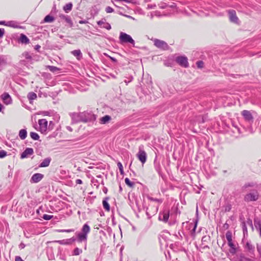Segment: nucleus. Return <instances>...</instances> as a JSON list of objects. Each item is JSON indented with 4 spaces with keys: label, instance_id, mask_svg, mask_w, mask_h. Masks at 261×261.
<instances>
[{
    "label": "nucleus",
    "instance_id": "6",
    "mask_svg": "<svg viewBox=\"0 0 261 261\" xmlns=\"http://www.w3.org/2000/svg\"><path fill=\"white\" fill-rule=\"evenodd\" d=\"M175 61L182 67L188 68L189 66L188 59L185 56H179L176 57Z\"/></svg>",
    "mask_w": 261,
    "mask_h": 261
},
{
    "label": "nucleus",
    "instance_id": "25",
    "mask_svg": "<svg viewBox=\"0 0 261 261\" xmlns=\"http://www.w3.org/2000/svg\"><path fill=\"white\" fill-rule=\"evenodd\" d=\"M71 54L79 60H81L83 57L82 53L80 49L74 50L71 51Z\"/></svg>",
    "mask_w": 261,
    "mask_h": 261
},
{
    "label": "nucleus",
    "instance_id": "59",
    "mask_svg": "<svg viewBox=\"0 0 261 261\" xmlns=\"http://www.w3.org/2000/svg\"><path fill=\"white\" fill-rule=\"evenodd\" d=\"M135 203L137 207L138 211L139 213H140L141 211L142 208H141V206L139 205L138 201L137 200L135 201Z\"/></svg>",
    "mask_w": 261,
    "mask_h": 261
},
{
    "label": "nucleus",
    "instance_id": "36",
    "mask_svg": "<svg viewBox=\"0 0 261 261\" xmlns=\"http://www.w3.org/2000/svg\"><path fill=\"white\" fill-rule=\"evenodd\" d=\"M47 68L52 72H56L57 71L60 70V69L54 66L48 65Z\"/></svg>",
    "mask_w": 261,
    "mask_h": 261
},
{
    "label": "nucleus",
    "instance_id": "23",
    "mask_svg": "<svg viewBox=\"0 0 261 261\" xmlns=\"http://www.w3.org/2000/svg\"><path fill=\"white\" fill-rule=\"evenodd\" d=\"M55 18L54 16L50 14L46 15L43 19V21L41 22V23H51L55 20Z\"/></svg>",
    "mask_w": 261,
    "mask_h": 261
},
{
    "label": "nucleus",
    "instance_id": "61",
    "mask_svg": "<svg viewBox=\"0 0 261 261\" xmlns=\"http://www.w3.org/2000/svg\"><path fill=\"white\" fill-rule=\"evenodd\" d=\"M57 12V10L56 8V5H54V7L52 8L50 13H51V14L56 13Z\"/></svg>",
    "mask_w": 261,
    "mask_h": 261
},
{
    "label": "nucleus",
    "instance_id": "38",
    "mask_svg": "<svg viewBox=\"0 0 261 261\" xmlns=\"http://www.w3.org/2000/svg\"><path fill=\"white\" fill-rule=\"evenodd\" d=\"M65 21L68 24L70 28L73 27V23L69 16L67 15V17L65 19Z\"/></svg>",
    "mask_w": 261,
    "mask_h": 261
},
{
    "label": "nucleus",
    "instance_id": "44",
    "mask_svg": "<svg viewBox=\"0 0 261 261\" xmlns=\"http://www.w3.org/2000/svg\"><path fill=\"white\" fill-rule=\"evenodd\" d=\"M196 64L198 68L201 69L204 67V62L201 61L199 60L196 62Z\"/></svg>",
    "mask_w": 261,
    "mask_h": 261
},
{
    "label": "nucleus",
    "instance_id": "57",
    "mask_svg": "<svg viewBox=\"0 0 261 261\" xmlns=\"http://www.w3.org/2000/svg\"><path fill=\"white\" fill-rule=\"evenodd\" d=\"M5 34V30L3 28H0V38H2Z\"/></svg>",
    "mask_w": 261,
    "mask_h": 261
},
{
    "label": "nucleus",
    "instance_id": "47",
    "mask_svg": "<svg viewBox=\"0 0 261 261\" xmlns=\"http://www.w3.org/2000/svg\"><path fill=\"white\" fill-rule=\"evenodd\" d=\"M104 55H105L106 57H107L108 58H109L111 60V61L112 62H113L114 63L116 64V63H117V59H116V58H115L114 57H111V56H110L108 55L107 54H106V53H105V54H104Z\"/></svg>",
    "mask_w": 261,
    "mask_h": 261
},
{
    "label": "nucleus",
    "instance_id": "4",
    "mask_svg": "<svg viewBox=\"0 0 261 261\" xmlns=\"http://www.w3.org/2000/svg\"><path fill=\"white\" fill-rule=\"evenodd\" d=\"M82 113V122L86 123L88 122H93L96 119V115L94 114L92 112L86 111Z\"/></svg>",
    "mask_w": 261,
    "mask_h": 261
},
{
    "label": "nucleus",
    "instance_id": "62",
    "mask_svg": "<svg viewBox=\"0 0 261 261\" xmlns=\"http://www.w3.org/2000/svg\"><path fill=\"white\" fill-rule=\"evenodd\" d=\"M24 57L27 59H31L32 58L31 56L28 52L24 53Z\"/></svg>",
    "mask_w": 261,
    "mask_h": 261
},
{
    "label": "nucleus",
    "instance_id": "35",
    "mask_svg": "<svg viewBox=\"0 0 261 261\" xmlns=\"http://www.w3.org/2000/svg\"><path fill=\"white\" fill-rule=\"evenodd\" d=\"M30 136L34 140H38L40 138L39 135L35 132H31Z\"/></svg>",
    "mask_w": 261,
    "mask_h": 261
},
{
    "label": "nucleus",
    "instance_id": "20",
    "mask_svg": "<svg viewBox=\"0 0 261 261\" xmlns=\"http://www.w3.org/2000/svg\"><path fill=\"white\" fill-rule=\"evenodd\" d=\"M51 161L50 157H47L44 159L39 164V167L40 168L47 167L49 166Z\"/></svg>",
    "mask_w": 261,
    "mask_h": 261
},
{
    "label": "nucleus",
    "instance_id": "55",
    "mask_svg": "<svg viewBox=\"0 0 261 261\" xmlns=\"http://www.w3.org/2000/svg\"><path fill=\"white\" fill-rule=\"evenodd\" d=\"M103 28L108 30H110L111 29V26L110 24L108 22H107L106 23V25L105 26H103Z\"/></svg>",
    "mask_w": 261,
    "mask_h": 261
},
{
    "label": "nucleus",
    "instance_id": "41",
    "mask_svg": "<svg viewBox=\"0 0 261 261\" xmlns=\"http://www.w3.org/2000/svg\"><path fill=\"white\" fill-rule=\"evenodd\" d=\"M117 166H118V168L119 169V171H120V173L121 175H123L124 174V171H123V168L122 164H121V162H118L117 163Z\"/></svg>",
    "mask_w": 261,
    "mask_h": 261
},
{
    "label": "nucleus",
    "instance_id": "16",
    "mask_svg": "<svg viewBox=\"0 0 261 261\" xmlns=\"http://www.w3.org/2000/svg\"><path fill=\"white\" fill-rule=\"evenodd\" d=\"M137 157L138 158L140 161L142 163V164H144L146 162L147 159V155L144 150H142L139 149V151L137 153Z\"/></svg>",
    "mask_w": 261,
    "mask_h": 261
},
{
    "label": "nucleus",
    "instance_id": "46",
    "mask_svg": "<svg viewBox=\"0 0 261 261\" xmlns=\"http://www.w3.org/2000/svg\"><path fill=\"white\" fill-rule=\"evenodd\" d=\"M242 230H243L244 234H245V233H247V226L246 225L245 222V221L242 222Z\"/></svg>",
    "mask_w": 261,
    "mask_h": 261
},
{
    "label": "nucleus",
    "instance_id": "18",
    "mask_svg": "<svg viewBox=\"0 0 261 261\" xmlns=\"http://www.w3.org/2000/svg\"><path fill=\"white\" fill-rule=\"evenodd\" d=\"M238 261H256L255 258L246 256L245 254L241 253L238 257Z\"/></svg>",
    "mask_w": 261,
    "mask_h": 261
},
{
    "label": "nucleus",
    "instance_id": "13",
    "mask_svg": "<svg viewBox=\"0 0 261 261\" xmlns=\"http://www.w3.org/2000/svg\"><path fill=\"white\" fill-rule=\"evenodd\" d=\"M198 223V219H195L193 220V222L189 223L188 224V229H191L190 231L191 236L192 237H195V230L197 228Z\"/></svg>",
    "mask_w": 261,
    "mask_h": 261
},
{
    "label": "nucleus",
    "instance_id": "15",
    "mask_svg": "<svg viewBox=\"0 0 261 261\" xmlns=\"http://www.w3.org/2000/svg\"><path fill=\"white\" fill-rule=\"evenodd\" d=\"M34 153V150L32 148H26L21 153L20 159H24L29 158L30 156L33 155Z\"/></svg>",
    "mask_w": 261,
    "mask_h": 261
},
{
    "label": "nucleus",
    "instance_id": "50",
    "mask_svg": "<svg viewBox=\"0 0 261 261\" xmlns=\"http://www.w3.org/2000/svg\"><path fill=\"white\" fill-rule=\"evenodd\" d=\"M53 218V215H47V214H44L42 216V218L45 220H50Z\"/></svg>",
    "mask_w": 261,
    "mask_h": 261
},
{
    "label": "nucleus",
    "instance_id": "22",
    "mask_svg": "<svg viewBox=\"0 0 261 261\" xmlns=\"http://www.w3.org/2000/svg\"><path fill=\"white\" fill-rule=\"evenodd\" d=\"M100 11V9L97 6H94L90 10V15L92 17L96 16Z\"/></svg>",
    "mask_w": 261,
    "mask_h": 261
},
{
    "label": "nucleus",
    "instance_id": "63",
    "mask_svg": "<svg viewBox=\"0 0 261 261\" xmlns=\"http://www.w3.org/2000/svg\"><path fill=\"white\" fill-rule=\"evenodd\" d=\"M246 222L248 225L252 226V221L250 218H248L246 221Z\"/></svg>",
    "mask_w": 261,
    "mask_h": 261
},
{
    "label": "nucleus",
    "instance_id": "64",
    "mask_svg": "<svg viewBox=\"0 0 261 261\" xmlns=\"http://www.w3.org/2000/svg\"><path fill=\"white\" fill-rule=\"evenodd\" d=\"M15 261H24L19 256H16L15 258Z\"/></svg>",
    "mask_w": 261,
    "mask_h": 261
},
{
    "label": "nucleus",
    "instance_id": "29",
    "mask_svg": "<svg viewBox=\"0 0 261 261\" xmlns=\"http://www.w3.org/2000/svg\"><path fill=\"white\" fill-rule=\"evenodd\" d=\"M19 136L21 140L25 139L27 137V131L25 129H21L19 130Z\"/></svg>",
    "mask_w": 261,
    "mask_h": 261
},
{
    "label": "nucleus",
    "instance_id": "24",
    "mask_svg": "<svg viewBox=\"0 0 261 261\" xmlns=\"http://www.w3.org/2000/svg\"><path fill=\"white\" fill-rule=\"evenodd\" d=\"M112 119L110 115H106L103 117H102L100 119V123L101 124H107L109 122V121Z\"/></svg>",
    "mask_w": 261,
    "mask_h": 261
},
{
    "label": "nucleus",
    "instance_id": "34",
    "mask_svg": "<svg viewBox=\"0 0 261 261\" xmlns=\"http://www.w3.org/2000/svg\"><path fill=\"white\" fill-rule=\"evenodd\" d=\"M254 185L255 184L253 182H246L243 185L242 189V190H245L249 187H253Z\"/></svg>",
    "mask_w": 261,
    "mask_h": 261
},
{
    "label": "nucleus",
    "instance_id": "31",
    "mask_svg": "<svg viewBox=\"0 0 261 261\" xmlns=\"http://www.w3.org/2000/svg\"><path fill=\"white\" fill-rule=\"evenodd\" d=\"M164 64L167 67H173L174 65V61L172 59H168L164 61Z\"/></svg>",
    "mask_w": 261,
    "mask_h": 261
},
{
    "label": "nucleus",
    "instance_id": "45",
    "mask_svg": "<svg viewBox=\"0 0 261 261\" xmlns=\"http://www.w3.org/2000/svg\"><path fill=\"white\" fill-rule=\"evenodd\" d=\"M256 249L258 252V256L261 258V243L256 244Z\"/></svg>",
    "mask_w": 261,
    "mask_h": 261
},
{
    "label": "nucleus",
    "instance_id": "49",
    "mask_svg": "<svg viewBox=\"0 0 261 261\" xmlns=\"http://www.w3.org/2000/svg\"><path fill=\"white\" fill-rule=\"evenodd\" d=\"M7 155V152L5 150H0V158L3 159Z\"/></svg>",
    "mask_w": 261,
    "mask_h": 261
},
{
    "label": "nucleus",
    "instance_id": "27",
    "mask_svg": "<svg viewBox=\"0 0 261 261\" xmlns=\"http://www.w3.org/2000/svg\"><path fill=\"white\" fill-rule=\"evenodd\" d=\"M154 168L156 171L158 173L159 175L163 178V174L161 171V167L160 163H156L155 162H154Z\"/></svg>",
    "mask_w": 261,
    "mask_h": 261
},
{
    "label": "nucleus",
    "instance_id": "58",
    "mask_svg": "<svg viewBox=\"0 0 261 261\" xmlns=\"http://www.w3.org/2000/svg\"><path fill=\"white\" fill-rule=\"evenodd\" d=\"M39 114H42L44 116H49L50 112H48V111H44L40 112Z\"/></svg>",
    "mask_w": 261,
    "mask_h": 261
},
{
    "label": "nucleus",
    "instance_id": "17",
    "mask_svg": "<svg viewBox=\"0 0 261 261\" xmlns=\"http://www.w3.org/2000/svg\"><path fill=\"white\" fill-rule=\"evenodd\" d=\"M1 98L3 99V102L6 105L10 104L12 102L11 97L9 94L7 92H4L1 95Z\"/></svg>",
    "mask_w": 261,
    "mask_h": 261
},
{
    "label": "nucleus",
    "instance_id": "51",
    "mask_svg": "<svg viewBox=\"0 0 261 261\" xmlns=\"http://www.w3.org/2000/svg\"><path fill=\"white\" fill-rule=\"evenodd\" d=\"M232 126L234 128V129L232 130L233 133H235L237 131L239 134L241 133L240 129L237 125H236L232 123Z\"/></svg>",
    "mask_w": 261,
    "mask_h": 261
},
{
    "label": "nucleus",
    "instance_id": "14",
    "mask_svg": "<svg viewBox=\"0 0 261 261\" xmlns=\"http://www.w3.org/2000/svg\"><path fill=\"white\" fill-rule=\"evenodd\" d=\"M44 177V175L39 173H36L34 174L31 177L30 179V182L33 183H38L40 181H41L43 178Z\"/></svg>",
    "mask_w": 261,
    "mask_h": 261
},
{
    "label": "nucleus",
    "instance_id": "53",
    "mask_svg": "<svg viewBox=\"0 0 261 261\" xmlns=\"http://www.w3.org/2000/svg\"><path fill=\"white\" fill-rule=\"evenodd\" d=\"M106 11L108 13H112L114 11V10L111 7L108 6L106 8Z\"/></svg>",
    "mask_w": 261,
    "mask_h": 261
},
{
    "label": "nucleus",
    "instance_id": "12",
    "mask_svg": "<svg viewBox=\"0 0 261 261\" xmlns=\"http://www.w3.org/2000/svg\"><path fill=\"white\" fill-rule=\"evenodd\" d=\"M241 113L245 121L248 122L249 123L253 122V117L249 111L243 110Z\"/></svg>",
    "mask_w": 261,
    "mask_h": 261
},
{
    "label": "nucleus",
    "instance_id": "52",
    "mask_svg": "<svg viewBox=\"0 0 261 261\" xmlns=\"http://www.w3.org/2000/svg\"><path fill=\"white\" fill-rule=\"evenodd\" d=\"M159 6L161 9H166L168 8L169 4L163 3L159 4Z\"/></svg>",
    "mask_w": 261,
    "mask_h": 261
},
{
    "label": "nucleus",
    "instance_id": "3",
    "mask_svg": "<svg viewBox=\"0 0 261 261\" xmlns=\"http://www.w3.org/2000/svg\"><path fill=\"white\" fill-rule=\"evenodd\" d=\"M119 39L120 43L121 44L123 43H130L133 45V47H135V42L134 40L132 38L130 35L124 33L120 32Z\"/></svg>",
    "mask_w": 261,
    "mask_h": 261
},
{
    "label": "nucleus",
    "instance_id": "37",
    "mask_svg": "<svg viewBox=\"0 0 261 261\" xmlns=\"http://www.w3.org/2000/svg\"><path fill=\"white\" fill-rule=\"evenodd\" d=\"M82 253V250L77 247H76L74 249V250L73 251L72 255H79Z\"/></svg>",
    "mask_w": 261,
    "mask_h": 261
},
{
    "label": "nucleus",
    "instance_id": "39",
    "mask_svg": "<svg viewBox=\"0 0 261 261\" xmlns=\"http://www.w3.org/2000/svg\"><path fill=\"white\" fill-rule=\"evenodd\" d=\"M144 201L143 202V210H145L146 211V214L147 216V218L148 219H150L151 217H152V215H151L148 211V207L147 206H146L145 205H144Z\"/></svg>",
    "mask_w": 261,
    "mask_h": 261
},
{
    "label": "nucleus",
    "instance_id": "8",
    "mask_svg": "<svg viewBox=\"0 0 261 261\" xmlns=\"http://www.w3.org/2000/svg\"><path fill=\"white\" fill-rule=\"evenodd\" d=\"M169 210L164 209L163 211L160 212L158 219L160 221H162L165 223H167L169 220Z\"/></svg>",
    "mask_w": 261,
    "mask_h": 261
},
{
    "label": "nucleus",
    "instance_id": "42",
    "mask_svg": "<svg viewBox=\"0 0 261 261\" xmlns=\"http://www.w3.org/2000/svg\"><path fill=\"white\" fill-rule=\"evenodd\" d=\"M231 205L230 203H227L223 206L224 211L225 212H229L231 210Z\"/></svg>",
    "mask_w": 261,
    "mask_h": 261
},
{
    "label": "nucleus",
    "instance_id": "9",
    "mask_svg": "<svg viewBox=\"0 0 261 261\" xmlns=\"http://www.w3.org/2000/svg\"><path fill=\"white\" fill-rule=\"evenodd\" d=\"M69 115L71 118L72 124L82 122V113H71Z\"/></svg>",
    "mask_w": 261,
    "mask_h": 261
},
{
    "label": "nucleus",
    "instance_id": "30",
    "mask_svg": "<svg viewBox=\"0 0 261 261\" xmlns=\"http://www.w3.org/2000/svg\"><path fill=\"white\" fill-rule=\"evenodd\" d=\"M28 98L30 100V103H32V101L37 98V95L33 92H29L28 94Z\"/></svg>",
    "mask_w": 261,
    "mask_h": 261
},
{
    "label": "nucleus",
    "instance_id": "11",
    "mask_svg": "<svg viewBox=\"0 0 261 261\" xmlns=\"http://www.w3.org/2000/svg\"><path fill=\"white\" fill-rule=\"evenodd\" d=\"M228 14L229 20L231 22H233V23H234L236 24H239V20L238 17L237 16L236 12L234 10H233V9L229 10L228 11Z\"/></svg>",
    "mask_w": 261,
    "mask_h": 261
},
{
    "label": "nucleus",
    "instance_id": "32",
    "mask_svg": "<svg viewBox=\"0 0 261 261\" xmlns=\"http://www.w3.org/2000/svg\"><path fill=\"white\" fill-rule=\"evenodd\" d=\"M125 184L128 186L130 188H134L135 186V182L131 181L127 177L125 178L124 179Z\"/></svg>",
    "mask_w": 261,
    "mask_h": 261
},
{
    "label": "nucleus",
    "instance_id": "19",
    "mask_svg": "<svg viewBox=\"0 0 261 261\" xmlns=\"http://www.w3.org/2000/svg\"><path fill=\"white\" fill-rule=\"evenodd\" d=\"M18 41L21 44H27L30 43V39L25 35L21 34L18 39Z\"/></svg>",
    "mask_w": 261,
    "mask_h": 261
},
{
    "label": "nucleus",
    "instance_id": "43",
    "mask_svg": "<svg viewBox=\"0 0 261 261\" xmlns=\"http://www.w3.org/2000/svg\"><path fill=\"white\" fill-rule=\"evenodd\" d=\"M147 198L149 200L151 201L158 202L159 203H162L163 202V200L162 199H158L149 196L147 197Z\"/></svg>",
    "mask_w": 261,
    "mask_h": 261
},
{
    "label": "nucleus",
    "instance_id": "28",
    "mask_svg": "<svg viewBox=\"0 0 261 261\" xmlns=\"http://www.w3.org/2000/svg\"><path fill=\"white\" fill-rule=\"evenodd\" d=\"M72 3L70 2L64 6L63 9L66 13H68L72 10Z\"/></svg>",
    "mask_w": 261,
    "mask_h": 261
},
{
    "label": "nucleus",
    "instance_id": "10",
    "mask_svg": "<svg viewBox=\"0 0 261 261\" xmlns=\"http://www.w3.org/2000/svg\"><path fill=\"white\" fill-rule=\"evenodd\" d=\"M40 131L41 133L46 134L47 130L48 122L45 119H41L38 120Z\"/></svg>",
    "mask_w": 261,
    "mask_h": 261
},
{
    "label": "nucleus",
    "instance_id": "40",
    "mask_svg": "<svg viewBox=\"0 0 261 261\" xmlns=\"http://www.w3.org/2000/svg\"><path fill=\"white\" fill-rule=\"evenodd\" d=\"M226 238L228 242L232 241V233L230 231L228 230L226 232Z\"/></svg>",
    "mask_w": 261,
    "mask_h": 261
},
{
    "label": "nucleus",
    "instance_id": "7",
    "mask_svg": "<svg viewBox=\"0 0 261 261\" xmlns=\"http://www.w3.org/2000/svg\"><path fill=\"white\" fill-rule=\"evenodd\" d=\"M154 45L157 48L164 50H167L169 48V45L165 41L158 39H154Z\"/></svg>",
    "mask_w": 261,
    "mask_h": 261
},
{
    "label": "nucleus",
    "instance_id": "54",
    "mask_svg": "<svg viewBox=\"0 0 261 261\" xmlns=\"http://www.w3.org/2000/svg\"><path fill=\"white\" fill-rule=\"evenodd\" d=\"M229 252L232 254H234L237 252V248L236 247H231L229 249Z\"/></svg>",
    "mask_w": 261,
    "mask_h": 261
},
{
    "label": "nucleus",
    "instance_id": "1",
    "mask_svg": "<svg viewBox=\"0 0 261 261\" xmlns=\"http://www.w3.org/2000/svg\"><path fill=\"white\" fill-rule=\"evenodd\" d=\"M90 231V227L87 223L85 224L82 228V231L79 232L77 235V238L72 237L68 239H64L62 240L57 241V242L61 245H70L76 240L79 243L83 241H87V234Z\"/></svg>",
    "mask_w": 261,
    "mask_h": 261
},
{
    "label": "nucleus",
    "instance_id": "26",
    "mask_svg": "<svg viewBox=\"0 0 261 261\" xmlns=\"http://www.w3.org/2000/svg\"><path fill=\"white\" fill-rule=\"evenodd\" d=\"M254 225L257 230L261 229V220L255 217L254 219Z\"/></svg>",
    "mask_w": 261,
    "mask_h": 261
},
{
    "label": "nucleus",
    "instance_id": "56",
    "mask_svg": "<svg viewBox=\"0 0 261 261\" xmlns=\"http://www.w3.org/2000/svg\"><path fill=\"white\" fill-rule=\"evenodd\" d=\"M14 23V21H8V22H6V25L9 26V27H15L14 25H13L12 24V23Z\"/></svg>",
    "mask_w": 261,
    "mask_h": 261
},
{
    "label": "nucleus",
    "instance_id": "21",
    "mask_svg": "<svg viewBox=\"0 0 261 261\" xmlns=\"http://www.w3.org/2000/svg\"><path fill=\"white\" fill-rule=\"evenodd\" d=\"M109 199V197H106L102 200L103 207L105 209V210L108 212H109L110 210V206L108 202Z\"/></svg>",
    "mask_w": 261,
    "mask_h": 261
},
{
    "label": "nucleus",
    "instance_id": "48",
    "mask_svg": "<svg viewBox=\"0 0 261 261\" xmlns=\"http://www.w3.org/2000/svg\"><path fill=\"white\" fill-rule=\"evenodd\" d=\"M54 125H55L54 122L52 121H50L49 122V125H48V126L47 127V130H48L49 131L51 130L54 128Z\"/></svg>",
    "mask_w": 261,
    "mask_h": 261
},
{
    "label": "nucleus",
    "instance_id": "33",
    "mask_svg": "<svg viewBox=\"0 0 261 261\" xmlns=\"http://www.w3.org/2000/svg\"><path fill=\"white\" fill-rule=\"evenodd\" d=\"M211 238L209 236H204L201 239L202 245L205 243H207L210 241Z\"/></svg>",
    "mask_w": 261,
    "mask_h": 261
},
{
    "label": "nucleus",
    "instance_id": "5",
    "mask_svg": "<svg viewBox=\"0 0 261 261\" xmlns=\"http://www.w3.org/2000/svg\"><path fill=\"white\" fill-rule=\"evenodd\" d=\"M245 251L248 253L250 257L254 258L255 256V246L250 240L247 241L244 245Z\"/></svg>",
    "mask_w": 261,
    "mask_h": 261
},
{
    "label": "nucleus",
    "instance_id": "60",
    "mask_svg": "<svg viewBox=\"0 0 261 261\" xmlns=\"http://www.w3.org/2000/svg\"><path fill=\"white\" fill-rule=\"evenodd\" d=\"M59 232H70L73 231V229H60L58 230Z\"/></svg>",
    "mask_w": 261,
    "mask_h": 261
},
{
    "label": "nucleus",
    "instance_id": "2",
    "mask_svg": "<svg viewBox=\"0 0 261 261\" xmlns=\"http://www.w3.org/2000/svg\"><path fill=\"white\" fill-rule=\"evenodd\" d=\"M259 197V194L256 189L252 190L250 192L246 194L244 197V200L246 202L257 201Z\"/></svg>",
    "mask_w": 261,
    "mask_h": 261
}]
</instances>
